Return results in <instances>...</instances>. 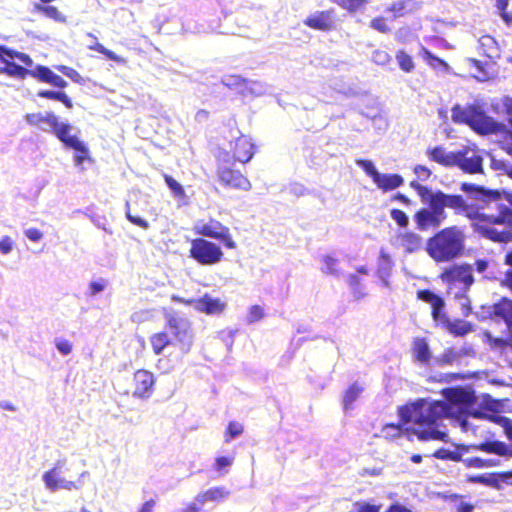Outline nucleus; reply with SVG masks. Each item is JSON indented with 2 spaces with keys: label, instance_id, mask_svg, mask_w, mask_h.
Here are the masks:
<instances>
[{
  "label": "nucleus",
  "instance_id": "f257e3e1",
  "mask_svg": "<svg viewBox=\"0 0 512 512\" xmlns=\"http://www.w3.org/2000/svg\"><path fill=\"white\" fill-rule=\"evenodd\" d=\"M443 401H421L402 411L403 417L413 418L422 427L421 436L428 439L447 441L446 432L439 429V421L444 417L456 419L463 430L469 429L470 417L496 420L493 414L500 410L499 401L488 394L475 396L466 388H450L443 391Z\"/></svg>",
  "mask_w": 512,
  "mask_h": 512
},
{
  "label": "nucleus",
  "instance_id": "f03ea898",
  "mask_svg": "<svg viewBox=\"0 0 512 512\" xmlns=\"http://www.w3.org/2000/svg\"><path fill=\"white\" fill-rule=\"evenodd\" d=\"M410 186L415 189L421 201L428 205L414 215L418 229L425 231L430 228H437L446 219L445 208L464 209L465 203L461 196L448 195L441 191L432 192L427 187L412 181Z\"/></svg>",
  "mask_w": 512,
  "mask_h": 512
},
{
  "label": "nucleus",
  "instance_id": "7ed1b4c3",
  "mask_svg": "<svg viewBox=\"0 0 512 512\" xmlns=\"http://www.w3.org/2000/svg\"><path fill=\"white\" fill-rule=\"evenodd\" d=\"M467 217L472 226L482 236L495 242H508L512 240V233L508 227L512 226V209L503 206L497 214H485L478 210L466 209Z\"/></svg>",
  "mask_w": 512,
  "mask_h": 512
},
{
  "label": "nucleus",
  "instance_id": "20e7f679",
  "mask_svg": "<svg viewBox=\"0 0 512 512\" xmlns=\"http://www.w3.org/2000/svg\"><path fill=\"white\" fill-rule=\"evenodd\" d=\"M452 120L457 123L468 124L474 131L480 134L492 133L501 135L503 149L512 154V120H510L509 128L506 129L505 126L484 115L474 106H455L452 109Z\"/></svg>",
  "mask_w": 512,
  "mask_h": 512
},
{
  "label": "nucleus",
  "instance_id": "39448f33",
  "mask_svg": "<svg viewBox=\"0 0 512 512\" xmlns=\"http://www.w3.org/2000/svg\"><path fill=\"white\" fill-rule=\"evenodd\" d=\"M465 243L464 231L456 226L448 227L431 237L426 244L429 256L437 262H447L458 257Z\"/></svg>",
  "mask_w": 512,
  "mask_h": 512
},
{
  "label": "nucleus",
  "instance_id": "423d86ee",
  "mask_svg": "<svg viewBox=\"0 0 512 512\" xmlns=\"http://www.w3.org/2000/svg\"><path fill=\"white\" fill-rule=\"evenodd\" d=\"M428 157L443 166H458L468 173H477L482 170V157L474 146L465 147L458 152L448 151L443 147H434L427 150Z\"/></svg>",
  "mask_w": 512,
  "mask_h": 512
},
{
  "label": "nucleus",
  "instance_id": "0eeeda50",
  "mask_svg": "<svg viewBox=\"0 0 512 512\" xmlns=\"http://www.w3.org/2000/svg\"><path fill=\"white\" fill-rule=\"evenodd\" d=\"M88 476L87 472L80 473L75 479L68 476V469L63 464H56L53 468L42 475L45 487L50 491L58 490H79L84 484V479Z\"/></svg>",
  "mask_w": 512,
  "mask_h": 512
},
{
  "label": "nucleus",
  "instance_id": "6e6552de",
  "mask_svg": "<svg viewBox=\"0 0 512 512\" xmlns=\"http://www.w3.org/2000/svg\"><path fill=\"white\" fill-rule=\"evenodd\" d=\"M165 323L175 345L182 353H188L194 343V333L191 322L177 314L166 313Z\"/></svg>",
  "mask_w": 512,
  "mask_h": 512
},
{
  "label": "nucleus",
  "instance_id": "1a4fd4ad",
  "mask_svg": "<svg viewBox=\"0 0 512 512\" xmlns=\"http://www.w3.org/2000/svg\"><path fill=\"white\" fill-rule=\"evenodd\" d=\"M165 323L175 345L182 353H188L194 343V333L191 322L177 314L166 313Z\"/></svg>",
  "mask_w": 512,
  "mask_h": 512
},
{
  "label": "nucleus",
  "instance_id": "9d476101",
  "mask_svg": "<svg viewBox=\"0 0 512 512\" xmlns=\"http://www.w3.org/2000/svg\"><path fill=\"white\" fill-rule=\"evenodd\" d=\"M165 323L175 345L182 353H188L194 343V333L191 322L177 314L166 313Z\"/></svg>",
  "mask_w": 512,
  "mask_h": 512
},
{
  "label": "nucleus",
  "instance_id": "9b49d317",
  "mask_svg": "<svg viewBox=\"0 0 512 512\" xmlns=\"http://www.w3.org/2000/svg\"><path fill=\"white\" fill-rule=\"evenodd\" d=\"M189 256L201 265L212 266L223 260L224 252L218 244L196 238L191 241Z\"/></svg>",
  "mask_w": 512,
  "mask_h": 512
},
{
  "label": "nucleus",
  "instance_id": "f8f14e48",
  "mask_svg": "<svg viewBox=\"0 0 512 512\" xmlns=\"http://www.w3.org/2000/svg\"><path fill=\"white\" fill-rule=\"evenodd\" d=\"M356 164L365 171L376 187L383 192L397 189L404 183V179L401 175L394 173H381L370 160L358 159L356 160Z\"/></svg>",
  "mask_w": 512,
  "mask_h": 512
},
{
  "label": "nucleus",
  "instance_id": "ddd939ff",
  "mask_svg": "<svg viewBox=\"0 0 512 512\" xmlns=\"http://www.w3.org/2000/svg\"><path fill=\"white\" fill-rule=\"evenodd\" d=\"M194 231L198 235L222 241L224 246L229 249L236 248V242L231 236L230 229L215 219L198 221L194 226Z\"/></svg>",
  "mask_w": 512,
  "mask_h": 512
},
{
  "label": "nucleus",
  "instance_id": "4468645a",
  "mask_svg": "<svg viewBox=\"0 0 512 512\" xmlns=\"http://www.w3.org/2000/svg\"><path fill=\"white\" fill-rule=\"evenodd\" d=\"M422 400H419L411 405H407L405 407H402L400 410H399V416H400V424H387L385 425L382 430H381V434L384 438L386 439H389V440H392V439H395L399 436L402 435L403 432H408V431H413L414 434H416L418 436L419 439L421 440H429L428 438H424L421 436V433L419 432V430L422 429V427H420V423H418L415 419L413 418H407V417H403L402 415V411L406 408H409V407H413L415 405H417L419 402H421Z\"/></svg>",
  "mask_w": 512,
  "mask_h": 512
},
{
  "label": "nucleus",
  "instance_id": "2eb2a0df",
  "mask_svg": "<svg viewBox=\"0 0 512 512\" xmlns=\"http://www.w3.org/2000/svg\"><path fill=\"white\" fill-rule=\"evenodd\" d=\"M16 60L31 65L32 59L23 53L7 50L0 46V72L10 76H21L24 70L16 63Z\"/></svg>",
  "mask_w": 512,
  "mask_h": 512
},
{
  "label": "nucleus",
  "instance_id": "dca6fc26",
  "mask_svg": "<svg viewBox=\"0 0 512 512\" xmlns=\"http://www.w3.org/2000/svg\"><path fill=\"white\" fill-rule=\"evenodd\" d=\"M229 496V491L224 487H212L199 493L194 503L184 509L183 512H199L198 506H203L208 503H218Z\"/></svg>",
  "mask_w": 512,
  "mask_h": 512
},
{
  "label": "nucleus",
  "instance_id": "f3484780",
  "mask_svg": "<svg viewBox=\"0 0 512 512\" xmlns=\"http://www.w3.org/2000/svg\"><path fill=\"white\" fill-rule=\"evenodd\" d=\"M16 63L24 70V74L18 76L19 78H24L27 74H29L34 78L49 83L55 87L64 88L67 86V82L61 76L55 74L45 66H37L34 70H27L23 67V65L30 67L33 64V62L31 63V65H27L23 62H19L18 60H16Z\"/></svg>",
  "mask_w": 512,
  "mask_h": 512
},
{
  "label": "nucleus",
  "instance_id": "a211bd4d",
  "mask_svg": "<svg viewBox=\"0 0 512 512\" xmlns=\"http://www.w3.org/2000/svg\"><path fill=\"white\" fill-rule=\"evenodd\" d=\"M154 384V375L150 371L146 369L137 370L133 376V395L139 398L150 397Z\"/></svg>",
  "mask_w": 512,
  "mask_h": 512
},
{
  "label": "nucleus",
  "instance_id": "6ab92c4d",
  "mask_svg": "<svg viewBox=\"0 0 512 512\" xmlns=\"http://www.w3.org/2000/svg\"><path fill=\"white\" fill-rule=\"evenodd\" d=\"M226 307L227 303L224 300L210 294H204L193 302V308L206 315H220L226 310Z\"/></svg>",
  "mask_w": 512,
  "mask_h": 512
},
{
  "label": "nucleus",
  "instance_id": "aec40b11",
  "mask_svg": "<svg viewBox=\"0 0 512 512\" xmlns=\"http://www.w3.org/2000/svg\"><path fill=\"white\" fill-rule=\"evenodd\" d=\"M219 180L227 187L249 191L252 187L251 182L239 171L222 169L218 172Z\"/></svg>",
  "mask_w": 512,
  "mask_h": 512
},
{
  "label": "nucleus",
  "instance_id": "412c9836",
  "mask_svg": "<svg viewBox=\"0 0 512 512\" xmlns=\"http://www.w3.org/2000/svg\"><path fill=\"white\" fill-rule=\"evenodd\" d=\"M505 433L509 440L512 441V425L505 419ZM472 449L496 454L499 456H512L507 445L500 441H488L479 445L472 446Z\"/></svg>",
  "mask_w": 512,
  "mask_h": 512
},
{
  "label": "nucleus",
  "instance_id": "4be33fe9",
  "mask_svg": "<svg viewBox=\"0 0 512 512\" xmlns=\"http://www.w3.org/2000/svg\"><path fill=\"white\" fill-rule=\"evenodd\" d=\"M27 123L37 126L44 131H52L59 122V118L52 112L30 113L25 116Z\"/></svg>",
  "mask_w": 512,
  "mask_h": 512
},
{
  "label": "nucleus",
  "instance_id": "5701e85b",
  "mask_svg": "<svg viewBox=\"0 0 512 512\" xmlns=\"http://www.w3.org/2000/svg\"><path fill=\"white\" fill-rule=\"evenodd\" d=\"M443 281L446 282H461L465 286H469L473 282L472 271L470 266H454L442 274Z\"/></svg>",
  "mask_w": 512,
  "mask_h": 512
},
{
  "label": "nucleus",
  "instance_id": "b1692460",
  "mask_svg": "<svg viewBox=\"0 0 512 512\" xmlns=\"http://www.w3.org/2000/svg\"><path fill=\"white\" fill-rule=\"evenodd\" d=\"M468 65L472 76L478 81L485 82L496 76V70L492 64H483L477 60L469 59Z\"/></svg>",
  "mask_w": 512,
  "mask_h": 512
},
{
  "label": "nucleus",
  "instance_id": "393cba45",
  "mask_svg": "<svg viewBox=\"0 0 512 512\" xmlns=\"http://www.w3.org/2000/svg\"><path fill=\"white\" fill-rule=\"evenodd\" d=\"M233 152L236 160L242 163L248 162L254 153L251 140L246 136L237 138L233 144Z\"/></svg>",
  "mask_w": 512,
  "mask_h": 512
},
{
  "label": "nucleus",
  "instance_id": "a878e982",
  "mask_svg": "<svg viewBox=\"0 0 512 512\" xmlns=\"http://www.w3.org/2000/svg\"><path fill=\"white\" fill-rule=\"evenodd\" d=\"M304 23L310 28L322 31H328L334 27L330 12H318L310 15L305 19Z\"/></svg>",
  "mask_w": 512,
  "mask_h": 512
},
{
  "label": "nucleus",
  "instance_id": "bb28decb",
  "mask_svg": "<svg viewBox=\"0 0 512 512\" xmlns=\"http://www.w3.org/2000/svg\"><path fill=\"white\" fill-rule=\"evenodd\" d=\"M418 297L431 305L432 315L436 321L441 320L443 318L441 311L444 307V301L442 298L428 290L419 291Z\"/></svg>",
  "mask_w": 512,
  "mask_h": 512
},
{
  "label": "nucleus",
  "instance_id": "cd10ccee",
  "mask_svg": "<svg viewBox=\"0 0 512 512\" xmlns=\"http://www.w3.org/2000/svg\"><path fill=\"white\" fill-rule=\"evenodd\" d=\"M71 130V125L59 121L52 132L65 146L71 148L80 140L76 135L71 134Z\"/></svg>",
  "mask_w": 512,
  "mask_h": 512
},
{
  "label": "nucleus",
  "instance_id": "c85d7f7f",
  "mask_svg": "<svg viewBox=\"0 0 512 512\" xmlns=\"http://www.w3.org/2000/svg\"><path fill=\"white\" fill-rule=\"evenodd\" d=\"M149 343L155 355H161L165 348L172 344V338L166 331L153 333L149 337Z\"/></svg>",
  "mask_w": 512,
  "mask_h": 512
},
{
  "label": "nucleus",
  "instance_id": "c756f323",
  "mask_svg": "<svg viewBox=\"0 0 512 512\" xmlns=\"http://www.w3.org/2000/svg\"><path fill=\"white\" fill-rule=\"evenodd\" d=\"M71 149L74 150V157H73L74 164L76 167L80 168L81 170L84 169L83 164L85 162H90V163L93 162V159L90 155V150L83 141L79 140L75 144V146L71 147Z\"/></svg>",
  "mask_w": 512,
  "mask_h": 512
},
{
  "label": "nucleus",
  "instance_id": "7c9ffc66",
  "mask_svg": "<svg viewBox=\"0 0 512 512\" xmlns=\"http://www.w3.org/2000/svg\"><path fill=\"white\" fill-rule=\"evenodd\" d=\"M413 356L420 363H427L431 359L429 345L424 338H415L412 346Z\"/></svg>",
  "mask_w": 512,
  "mask_h": 512
},
{
  "label": "nucleus",
  "instance_id": "2f4dec72",
  "mask_svg": "<svg viewBox=\"0 0 512 512\" xmlns=\"http://www.w3.org/2000/svg\"><path fill=\"white\" fill-rule=\"evenodd\" d=\"M363 392V387L358 383H353L348 387L343 396V406L345 410L352 408L353 403Z\"/></svg>",
  "mask_w": 512,
  "mask_h": 512
},
{
  "label": "nucleus",
  "instance_id": "473e14b6",
  "mask_svg": "<svg viewBox=\"0 0 512 512\" xmlns=\"http://www.w3.org/2000/svg\"><path fill=\"white\" fill-rule=\"evenodd\" d=\"M494 313L497 316L502 317L509 326H512V301L511 300L503 299L501 302L497 303L494 306Z\"/></svg>",
  "mask_w": 512,
  "mask_h": 512
},
{
  "label": "nucleus",
  "instance_id": "72a5a7b5",
  "mask_svg": "<svg viewBox=\"0 0 512 512\" xmlns=\"http://www.w3.org/2000/svg\"><path fill=\"white\" fill-rule=\"evenodd\" d=\"M36 8L43 15H45L46 17L54 20L55 22L62 23V24L67 22V17L65 16V14L62 11H60L55 6H51V5H46V6L38 5Z\"/></svg>",
  "mask_w": 512,
  "mask_h": 512
},
{
  "label": "nucleus",
  "instance_id": "f704fd0d",
  "mask_svg": "<svg viewBox=\"0 0 512 512\" xmlns=\"http://www.w3.org/2000/svg\"><path fill=\"white\" fill-rule=\"evenodd\" d=\"M462 462L467 468L476 469L489 468L498 465V462L492 459H482L479 457L466 458Z\"/></svg>",
  "mask_w": 512,
  "mask_h": 512
},
{
  "label": "nucleus",
  "instance_id": "c9c22d12",
  "mask_svg": "<svg viewBox=\"0 0 512 512\" xmlns=\"http://www.w3.org/2000/svg\"><path fill=\"white\" fill-rule=\"evenodd\" d=\"M338 259L333 255H324L321 259V271L326 274H337L338 270Z\"/></svg>",
  "mask_w": 512,
  "mask_h": 512
},
{
  "label": "nucleus",
  "instance_id": "e433bc0d",
  "mask_svg": "<svg viewBox=\"0 0 512 512\" xmlns=\"http://www.w3.org/2000/svg\"><path fill=\"white\" fill-rule=\"evenodd\" d=\"M402 244L408 252H414L421 247L422 239L415 233H407L402 238Z\"/></svg>",
  "mask_w": 512,
  "mask_h": 512
},
{
  "label": "nucleus",
  "instance_id": "4c0bfd02",
  "mask_svg": "<svg viewBox=\"0 0 512 512\" xmlns=\"http://www.w3.org/2000/svg\"><path fill=\"white\" fill-rule=\"evenodd\" d=\"M396 60L400 69L404 72L410 73L415 68V64L412 57L403 50L397 52Z\"/></svg>",
  "mask_w": 512,
  "mask_h": 512
},
{
  "label": "nucleus",
  "instance_id": "58836bf2",
  "mask_svg": "<svg viewBox=\"0 0 512 512\" xmlns=\"http://www.w3.org/2000/svg\"><path fill=\"white\" fill-rule=\"evenodd\" d=\"M42 98L53 99L62 102L67 108H72V101L66 93L61 91H40L38 94Z\"/></svg>",
  "mask_w": 512,
  "mask_h": 512
},
{
  "label": "nucleus",
  "instance_id": "ea45409f",
  "mask_svg": "<svg viewBox=\"0 0 512 512\" xmlns=\"http://www.w3.org/2000/svg\"><path fill=\"white\" fill-rule=\"evenodd\" d=\"M448 329L452 334L463 336L472 331L471 325L462 320L454 321L448 324Z\"/></svg>",
  "mask_w": 512,
  "mask_h": 512
},
{
  "label": "nucleus",
  "instance_id": "a19ab883",
  "mask_svg": "<svg viewBox=\"0 0 512 512\" xmlns=\"http://www.w3.org/2000/svg\"><path fill=\"white\" fill-rule=\"evenodd\" d=\"M243 425L239 422H230L224 434V441L229 443L232 439L240 436L243 433Z\"/></svg>",
  "mask_w": 512,
  "mask_h": 512
},
{
  "label": "nucleus",
  "instance_id": "79ce46f5",
  "mask_svg": "<svg viewBox=\"0 0 512 512\" xmlns=\"http://www.w3.org/2000/svg\"><path fill=\"white\" fill-rule=\"evenodd\" d=\"M265 316V310L260 305H253L248 309L246 319L249 323L260 321Z\"/></svg>",
  "mask_w": 512,
  "mask_h": 512
},
{
  "label": "nucleus",
  "instance_id": "37998d69",
  "mask_svg": "<svg viewBox=\"0 0 512 512\" xmlns=\"http://www.w3.org/2000/svg\"><path fill=\"white\" fill-rule=\"evenodd\" d=\"M15 247V241L11 236L3 235L0 237V254L2 256L9 255Z\"/></svg>",
  "mask_w": 512,
  "mask_h": 512
},
{
  "label": "nucleus",
  "instance_id": "c03bdc74",
  "mask_svg": "<svg viewBox=\"0 0 512 512\" xmlns=\"http://www.w3.org/2000/svg\"><path fill=\"white\" fill-rule=\"evenodd\" d=\"M371 59L375 64L385 66L391 61V56L385 50L376 49L372 52Z\"/></svg>",
  "mask_w": 512,
  "mask_h": 512
},
{
  "label": "nucleus",
  "instance_id": "a18cd8bd",
  "mask_svg": "<svg viewBox=\"0 0 512 512\" xmlns=\"http://www.w3.org/2000/svg\"><path fill=\"white\" fill-rule=\"evenodd\" d=\"M467 481L472 483H481L488 486H493L497 483V479H495L492 475H476V476H467Z\"/></svg>",
  "mask_w": 512,
  "mask_h": 512
},
{
  "label": "nucleus",
  "instance_id": "49530a36",
  "mask_svg": "<svg viewBox=\"0 0 512 512\" xmlns=\"http://www.w3.org/2000/svg\"><path fill=\"white\" fill-rule=\"evenodd\" d=\"M55 347L57 348L59 353L64 356L69 355L73 350L72 343L64 338H57L55 340Z\"/></svg>",
  "mask_w": 512,
  "mask_h": 512
},
{
  "label": "nucleus",
  "instance_id": "de8ad7c7",
  "mask_svg": "<svg viewBox=\"0 0 512 512\" xmlns=\"http://www.w3.org/2000/svg\"><path fill=\"white\" fill-rule=\"evenodd\" d=\"M24 235L29 241L33 243L40 242L44 237V233L40 229L35 227H29L25 229Z\"/></svg>",
  "mask_w": 512,
  "mask_h": 512
},
{
  "label": "nucleus",
  "instance_id": "09e8293b",
  "mask_svg": "<svg viewBox=\"0 0 512 512\" xmlns=\"http://www.w3.org/2000/svg\"><path fill=\"white\" fill-rule=\"evenodd\" d=\"M367 0H341V6L350 12H356L360 10Z\"/></svg>",
  "mask_w": 512,
  "mask_h": 512
},
{
  "label": "nucleus",
  "instance_id": "8fccbe9b",
  "mask_svg": "<svg viewBox=\"0 0 512 512\" xmlns=\"http://www.w3.org/2000/svg\"><path fill=\"white\" fill-rule=\"evenodd\" d=\"M390 216L400 227H406L408 225V216L403 211L399 209H392Z\"/></svg>",
  "mask_w": 512,
  "mask_h": 512
},
{
  "label": "nucleus",
  "instance_id": "3c124183",
  "mask_svg": "<svg viewBox=\"0 0 512 512\" xmlns=\"http://www.w3.org/2000/svg\"><path fill=\"white\" fill-rule=\"evenodd\" d=\"M57 69L61 73H63L65 76H67L68 78H70L72 81H74L76 83H81L83 80L81 75L73 68L60 65L57 67Z\"/></svg>",
  "mask_w": 512,
  "mask_h": 512
},
{
  "label": "nucleus",
  "instance_id": "603ef678",
  "mask_svg": "<svg viewBox=\"0 0 512 512\" xmlns=\"http://www.w3.org/2000/svg\"><path fill=\"white\" fill-rule=\"evenodd\" d=\"M165 182L176 196H179V197L184 196V189H183L182 185L180 183H178L175 179H173L170 176H165Z\"/></svg>",
  "mask_w": 512,
  "mask_h": 512
},
{
  "label": "nucleus",
  "instance_id": "864d4df0",
  "mask_svg": "<svg viewBox=\"0 0 512 512\" xmlns=\"http://www.w3.org/2000/svg\"><path fill=\"white\" fill-rule=\"evenodd\" d=\"M413 172L417 178V180L419 181H426L430 178L431 176V170L429 168H427L426 166H423V165H416L414 168H413Z\"/></svg>",
  "mask_w": 512,
  "mask_h": 512
},
{
  "label": "nucleus",
  "instance_id": "5fc2aeb1",
  "mask_svg": "<svg viewBox=\"0 0 512 512\" xmlns=\"http://www.w3.org/2000/svg\"><path fill=\"white\" fill-rule=\"evenodd\" d=\"M485 336H486L487 341H488V343H489V345L491 347L503 348V347H505L507 345H510V339L509 340H505V339H502V338L492 337L490 333H486Z\"/></svg>",
  "mask_w": 512,
  "mask_h": 512
},
{
  "label": "nucleus",
  "instance_id": "6e6d98bb",
  "mask_svg": "<svg viewBox=\"0 0 512 512\" xmlns=\"http://www.w3.org/2000/svg\"><path fill=\"white\" fill-rule=\"evenodd\" d=\"M422 53H423V58L427 61V63L431 66H434V63H438L444 67H447V64L446 62H444L442 59L434 56L430 51H428L427 49L423 48L422 49Z\"/></svg>",
  "mask_w": 512,
  "mask_h": 512
},
{
  "label": "nucleus",
  "instance_id": "4d7b16f0",
  "mask_svg": "<svg viewBox=\"0 0 512 512\" xmlns=\"http://www.w3.org/2000/svg\"><path fill=\"white\" fill-rule=\"evenodd\" d=\"M371 27L381 33L389 31V27L384 18L378 17L371 21Z\"/></svg>",
  "mask_w": 512,
  "mask_h": 512
},
{
  "label": "nucleus",
  "instance_id": "13d9d810",
  "mask_svg": "<svg viewBox=\"0 0 512 512\" xmlns=\"http://www.w3.org/2000/svg\"><path fill=\"white\" fill-rule=\"evenodd\" d=\"M497 7L502 11V19L504 22L510 26H512V15H509L508 13L504 12L506 6L508 5V0H496Z\"/></svg>",
  "mask_w": 512,
  "mask_h": 512
},
{
  "label": "nucleus",
  "instance_id": "bf43d9fd",
  "mask_svg": "<svg viewBox=\"0 0 512 512\" xmlns=\"http://www.w3.org/2000/svg\"><path fill=\"white\" fill-rule=\"evenodd\" d=\"M96 49H97L98 52L104 54L105 56H107L109 59H111L113 61H116V62H119V63H124L125 62V60L122 57L116 55L113 51H110V50L106 49L102 45H98Z\"/></svg>",
  "mask_w": 512,
  "mask_h": 512
},
{
  "label": "nucleus",
  "instance_id": "052dcab7",
  "mask_svg": "<svg viewBox=\"0 0 512 512\" xmlns=\"http://www.w3.org/2000/svg\"><path fill=\"white\" fill-rule=\"evenodd\" d=\"M232 463H233V458L221 456V457L216 458L215 468L217 470H222V469H225V468L231 466Z\"/></svg>",
  "mask_w": 512,
  "mask_h": 512
},
{
  "label": "nucleus",
  "instance_id": "680f3d73",
  "mask_svg": "<svg viewBox=\"0 0 512 512\" xmlns=\"http://www.w3.org/2000/svg\"><path fill=\"white\" fill-rule=\"evenodd\" d=\"M434 456L438 459H452L458 460V455L446 449H439L434 453Z\"/></svg>",
  "mask_w": 512,
  "mask_h": 512
},
{
  "label": "nucleus",
  "instance_id": "e2e57ef3",
  "mask_svg": "<svg viewBox=\"0 0 512 512\" xmlns=\"http://www.w3.org/2000/svg\"><path fill=\"white\" fill-rule=\"evenodd\" d=\"M126 216H127L128 220L136 226H139L143 229H147L149 227L148 222L146 220L142 219L141 217L133 216L129 212H127Z\"/></svg>",
  "mask_w": 512,
  "mask_h": 512
},
{
  "label": "nucleus",
  "instance_id": "0e129e2a",
  "mask_svg": "<svg viewBox=\"0 0 512 512\" xmlns=\"http://www.w3.org/2000/svg\"><path fill=\"white\" fill-rule=\"evenodd\" d=\"M381 507L369 503L357 504V512H380Z\"/></svg>",
  "mask_w": 512,
  "mask_h": 512
},
{
  "label": "nucleus",
  "instance_id": "69168bd1",
  "mask_svg": "<svg viewBox=\"0 0 512 512\" xmlns=\"http://www.w3.org/2000/svg\"><path fill=\"white\" fill-rule=\"evenodd\" d=\"M89 287L92 294H97L105 289V283L102 281H94L90 283Z\"/></svg>",
  "mask_w": 512,
  "mask_h": 512
},
{
  "label": "nucleus",
  "instance_id": "338daca9",
  "mask_svg": "<svg viewBox=\"0 0 512 512\" xmlns=\"http://www.w3.org/2000/svg\"><path fill=\"white\" fill-rule=\"evenodd\" d=\"M498 480L507 484H512V470L508 472H502L497 475Z\"/></svg>",
  "mask_w": 512,
  "mask_h": 512
},
{
  "label": "nucleus",
  "instance_id": "774afa93",
  "mask_svg": "<svg viewBox=\"0 0 512 512\" xmlns=\"http://www.w3.org/2000/svg\"><path fill=\"white\" fill-rule=\"evenodd\" d=\"M474 506L467 502H460L457 506V512H472Z\"/></svg>",
  "mask_w": 512,
  "mask_h": 512
}]
</instances>
